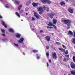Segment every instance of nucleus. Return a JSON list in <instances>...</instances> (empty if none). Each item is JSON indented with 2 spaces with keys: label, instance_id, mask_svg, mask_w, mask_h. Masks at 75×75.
Masks as SVG:
<instances>
[{
  "label": "nucleus",
  "instance_id": "0eeeda50",
  "mask_svg": "<svg viewBox=\"0 0 75 75\" xmlns=\"http://www.w3.org/2000/svg\"><path fill=\"white\" fill-rule=\"evenodd\" d=\"M68 11L70 13H74V10L71 7H69L68 9Z\"/></svg>",
  "mask_w": 75,
  "mask_h": 75
},
{
  "label": "nucleus",
  "instance_id": "412c9836",
  "mask_svg": "<svg viewBox=\"0 0 75 75\" xmlns=\"http://www.w3.org/2000/svg\"><path fill=\"white\" fill-rule=\"evenodd\" d=\"M14 3L16 4H19V2L17 1H15Z\"/></svg>",
  "mask_w": 75,
  "mask_h": 75
},
{
  "label": "nucleus",
  "instance_id": "6e6552de",
  "mask_svg": "<svg viewBox=\"0 0 75 75\" xmlns=\"http://www.w3.org/2000/svg\"><path fill=\"white\" fill-rule=\"evenodd\" d=\"M52 55L53 58H54V59L57 58V57L56 56V52H54L53 54H52Z\"/></svg>",
  "mask_w": 75,
  "mask_h": 75
},
{
  "label": "nucleus",
  "instance_id": "4c0bfd02",
  "mask_svg": "<svg viewBox=\"0 0 75 75\" xmlns=\"http://www.w3.org/2000/svg\"><path fill=\"white\" fill-rule=\"evenodd\" d=\"M49 10H50V8H47L46 9V10L47 11H49Z\"/></svg>",
  "mask_w": 75,
  "mask_h": 75
},
{
  "label": "nucleus",
  "instance_id": "5fc2aeb1",
  "mask_svg": "<svg viewBox=\"0 0 75 75\" xmlns=\"http://www.w3.org/2000/svg\"><path fill=\"white\" fill-rule=\"evenodd\" d=\"M0 18H2V17L0 15Z\"/></svg>",
  "mask_w": 75,
  "mask_h": 75
},
{
  "label": "nucleus",
  "instance_id": "13d9d810",
  "mask_svg": "<svg viewBox=\"0 0 75 75\" xmlns=\"http://www.w3.org/2000/svg\"><path fill=\"white\" fill-rule=\"evenodd\" d=\"M67 2H68V0H65Z\"/></svg>",
  "mask_w": 75,
  "mask_h": 75
},
{
  "label": "nucleus",
  "instance_id": "aec40b11",
  "mask_svg": "<svg viewBox=\"0 0 75 75\" xmlns=\"http://www.w3.org/2000/svg\"><path fill=\"white\" fill-rule=\"evenodd\" d=\"M70 72L71 73V75H75V72L74 71H71Z\"/></svg>",
  "mask_w": 75,
  "mask_h": 75
},
{
  "label": "nucleus",
  "instance_id": "37998d69",
  "mask_svg": "<svg viewBox=\"0 0 75 75\" xmlns=\"http://www.w3.org/2000/svg\"><path fill=\"white\" fill-rule=\"evenodd\" d=\"M36 58L38 59H40V56H37Z\"/></svg>",
  "mask_w": 75,
  "mask_h": 75
},
{
  "label": "nucleus",
  "instance_id": "de8ad7c7",
  "mask_svg": "<svg viewBox=\"0 0 75 75\" xmlns=\"http://www.w3.org/2000/svg\"><path fill=\"white\" fill-rule=\"evenodd\" d=\"M3 41H7V40L6 39L3 40Z\"/></svg>",
  "mask_w": 75,
  "mask_h": 75
},
{
  "label": "nucleus",
  "instance_id": "09e8293b",
  "mask_svg": "<svg viewBox=\"0 0 75 75\" xmlns=\"http://www.w3.org/2000/svg\"><path fill=\"white\" fill-rule=\"evenodd\" d=\"M4 26L5 28H7V25H4Z\"/></svg>",
  "mask_w": 75,
  "mask_h": 75
},
{
  "label": "nucleus",
  "instance_id": "f3484780",
  "mask_svg": "<svg viewBox=\"0 0 75 75\" xmlns=\"http://www.w3.org/2000/svg\"><path fill=\"white\" fill-rule=\"evenodd\" d=\"M65 57H66L67 58V59L68 60H69V54H68L67 55H65Z\"/></svg>",
  "mask_w": 75,
  "mask_h": 75
},
{
  "label": "nucleus",
  "instance_id": "4be33fe9",
  "mask_svg": "<svg viewBox=\"0 0 75 75\" xmlns=\"http://www.w3.org/2000/svg\"><path fill=\"white\" fill-rule=\"evenodd\" d=\"M9 32H12V33H14V30H13L12 29H9Z\"/></svg>",
  "mask_w": 75,
  "mask_h": 75
},
{
  "label": "nucleus",
  "instance_id": "c9c22d12",
  "mask_svg": "<svg viewBox=\"0 0 75 75\" xmlns=\"http://www.w3.org/2000/svg\"><path fill=\"white\" fill-rule=\"evenodd\" d=\"M46 7H45V6H43V8L44 10H46Z\"/></svg>",
  "mask_w": 75,
  "mask_h": 75
},
{
  "label": "nucleus",
  "instance_id": "20e7f679",
  "mask_svg": "<svg viewBox=\"0 0 75 75\" xmlns=\"http://www.w3.org/2000/svg\"><path fill=\"white\" fill-rule=\"evenodd\" d=\"M55 15V13H53L52 12L51 13H49L48 14V16L49 17L51 18V19H52V18H53L54 17V16Z\"/></svg>",
  "mask_w": 75,
  "mask_h": 75
},
{
  "label": "nucleus",
  "instance_id": "c85d7f7f",
  "mask_svg": "<svg viewBox=\"0 0 75 75\" xmlns=\"http://www.w3.org/2000/svg\"><path fill=\"white\" fill-rule=\"evenodd\" d=\"M46 48L47 50H49L50 49V46L48 45L46 46Z\"/></svg>",
  "mask_w": 75,
  "mask_h": 75
},
{
  "label": "nucleus",
  "instance_id": "6ab92c4d",
  "mask_svg": "<svg viewBox=\"0 0 75 75\" xmlns=\"http://www.w3.org/2000/svg\"><path fill=\"white\" fill-rule=\"evenodd\" d=\"M38 51L37 50H33V52H34V53H36L37 52H38Z\"/></svg>",
  "mask_w": 75,
  "mask_h": 75
},
{
  "label": "nucleus",
  "instance_id": "c03bdc74",
  "mask_svg": "<svg viewBox=\"0 0 75 75\" xmlns=\"http://www.w3.org/2000/svg\"><path fill=\"white\" fill-rule=\"evenodd\" d=\"M35 20V19L34 17H33L32 18V21H34V20Z\"/></svg>",
  "mask_w": 75,
  "mask_h": 75
},
{
  "label": "nucleus",
  "instance_id": "4d7b16f0",
  "mask_svg": "<svg viewBox=\"0 0 75 75\" xmlns=\"http://www.w3.org/2000/svg\"><path fill=\"white\" fill-rule=\"evenodd\" d=\"M21 36V35L19 34V38H20Z\"/></svg>",
  "mask_w": 75,
  "mask_h": 75
},
{
  "label": "nucleus",
  "instance_id": "2f4dec72",
  "mask_svg": "<svg viewBox=\"0 0 75 75\" xmlns=\"http://www.w3.org/2000/svg\"><path fill=\"white\" fill-rule=\"evenodd\" d=\"M1 31L2 33H4V31H5V30H4L1 29Z\"/></svg>",
  "mask_w": 75,
  "mask_h": 75
},
{
  "label": "nucleus",
  "instance_id": "f257e3e1",
  "mask_svg": "<svg viewBox=\"0 0 75 75\" xmlns=\"http://www.w3.org/2000/svg\"><path fill=\"white\" fill-rule=\"evenodd\" d=\"M61 20V21L62 22L64 23L65 24H67V29H69L70 27H71V25L72 21L69 19L65 20L64 18H62Z\"/></svg>",
  "mask_w": 75,
  "mask_h": 75
},
{
  "label": "nucleus",
  "instance_id": "9b49d317",
  "mask_svg": "<svg viewBox=\"0 0 75 75\" xmlns=\"http://www.w3.org/2000/svg\"><path fill=\"white\" fill-rule=\"evenodd\" d=\"M60 4L63 7H64L65 5V3L64 1L60 2Z\"/></svg>",
  "mask_w": 75,
  "mask_h": 75
},
{
  "label": "nucleus",
  "instance_id": "774afa93",
  "mask_svg": "<svg viewBox=\"0 0 75 75\" xmlns=\"http://www.w3.org/2000/svg\"><path fill=\"white\" fill-rule=\"evenodd\" d=\"M20 17V15H19V17Z\"/></svg>",
  "mask_w": 75,
  "mask_h": 75
},
{
  "label": "nucleus",
  "instance_id": "7ed1b4c3",
  "mask_svg": "<svg viewBox=\"0 0 75 75\" xmlns=\"http://www.w3.org/2000/svg\"><path fill=\"white\" fill-rule=\"evenodd\" d=\"M34 16L38 19H40L41 17V16L37 12H35L34 13Z\"/></svg>",
  "mask_w": 75,
  "mask_h": 75
},
{
  "label": "nucleus",
  "instance_id": "a211bd4d",
  "mask_svg": "<svg viewBox=\"0 0 75 75\" xmlns=\"http://www.w3.org/2000/svg\"><path fill=\"white\" fill-rule=\"evenodd\" d=\"M46 3H48L49 4H50L51 3V2L49 0H47L46 1Z\"/></svg>",
  "mask_w": 75,
  "mask_h": 75
},
{
  "label": "nucleus",
  "instance_id": "e433bc0d",
  "mask_svg": "<svg viewBox=\"0 0 75 75\" xmlns=\"http://www.w3.org/2000/svg\"><path fill=\"white\" fill-rule=\"evenodd\" d=\"M49 53L48 52L46 53V55H47V56L48 57V56H49Z\"/></svg>",
  "mask_w": 75,
  "mask_h": 75
},
{
  "label": "nucleus",
  "instance_id": "ddd939ff",
  "mask_svg": "<svg viewBox=\"0 0 75 75\" xmlns=\"http://www.w3.org/2000/svg\"><path fill=\"white\" fill-rule=\"evenodd\" d=\"M52 23L54 24H55L57 23V20L53 19Z\"/></svg>",
  "mask_w": 75,
  "mask_h": 75
},
{
  "label": "nucleus",
  "instance_id": "58836bf2",
  "mask_svg": "<svg viewBox=\"0 0 75 75\" xmlns=\"http://www.w3.org/2000/svg\"><path fill=\"white\" fill-rule=\"evenodd\" d=\"M2 24L3 25H5V23H4V22L2 21Z\"/></svg>",
  "mask_w": 75,
  "mask_h": 75
},
{
  "label": "nucleus",
  "instance_id": "b1692460",
  "mask_svg": "<svg viewBox=\"0 0 75 75\" xmlns=\"http://www.w3.org/2000/svg\"><path fill=\"white\" fill-rule=\"evenodd\" d=\"M52 26L55 30H57V27L55 25H53Z\"/></svg>",
  "mask_w": 75,
  "mask_h": 75
},
{
  "label": "nucleus",
  "instance_id": "ea45409f",
  "mask_svg": "<svg viewBox=\"0 0 75 75\" xmlns=\"http://www.w3.org/2000/svg\"><path fill=\"white\" fill-rule=\"evenodd\" d=\"M62 47L64 48V49H66V48H66V46H65L64 45H63Z\"/></svg>",
  "mask_w": 75,
  "mask_h": 75
},
{
  "label": "nucleus",
  "instance_id": "f03ea898",
  "mask_svg": "<svg viewBox=\"0 0 75 75\" xmlns=\"http://www.w3.org/2000/svg\"><path fill=\"white\" fill-rule=\"evenodd\" d=\"M38 11H39V13L40 14H42V13L44 11L43 8L42 7H39Z\"/></svg>",
  "mask_w": 75,
  "mask_h": 75
},
{
  "label": "nucleus",
  "instance_id": "338daca9",
  "mask_svg": "<svg viewBox=\"0 0 75 75\" xmlns=\"http://www.w3.org/2000/svg\"><path fill=\"white\" fill-rule=\"evenodd\" d=\"M13 1H14V0H12Z\"/></svg>",
  "mask_w": 75,
  "mask_h": 75
},
{
  "label": "nucleus",
  "instance_id": "f8f14e48",
  "mask_svg": "<svg viewBox=\"0 0 75 75\" xmlns=\"http://www.w3.org/2000/svg\"><path fill=\"white\" fill-rule=\"evenodd\" d=\"M68 34H70V35L73 36V32L71 30H69L68 32Z\"/></svg>",
  "mask_w": 75,
  "mask_h": 75
},
{
  "label": "nucleus",
  "instance_id": "39448f33",
  "mask_svg": "<svg viewBox=\"0 0 75 75\" xmlns=\"http://www.w3.org/2000/svg\"><path fill=\"white\" fill-rule=\"evenodd\" d=\"M70 65L71 68L72 69H74V68H75V64L74 62H71Z\"/></svg>",
  "mask_w": 75,
  "mask_h": 75
},
{
  "label": "nucleus",
  "instance_id": "680f3d73",
  "mask_svg": "<svg viewBox=\"0 0 75 75\" xmlns=\"http://www.w3.org/2000/svg\"><path fill=\"white\" fill-rule=\"evenodd\" d=\"M18 10H19V6H18Z\"/></svg>",
  "mask_w": 75,
  "mask_h": 75
},
{
  "label": "nucleus",
  "instance_id": "423d86ee",
  "mask_svg": "<svg viewBox=\"0 0 75 75\" xmlns=\"http://www.w3.org/2000/svg\"><path fill=\"white\" fill-rule=\"evenodd\" d=\"M45 40L49 42V41H50V40H51V37L47 35L45 37Z\"/></svg>",
  "mask_w": 75,
  "mask_h": 75
},
{
  "label": "nucleus",
  "instance_id": "6e6d98bb",
  "mask_svg": "<svg viewBox=\"0 0 75 75\" xmlns=\"http://www.w3.org/2000/svg\"><path fill=\"white\" fill-rule=\"evenodd\" d=\"M31 30L32 31H34V29L33 28H32V29H31Z\"/></svg>",
  "mask_w": 75,
  "mask_h": 75
},
{
  "label": "nucleus",
  "instance_id": "5701e85b",
  "mask_svg": "<svg viewBox=\"0 0 75 75\" xmlns=\"http://www.w3.org/2000/svg\"><path fill=\"white\" fill-rule=\"evenodd\" d=\"M63 61L64 62H67V61H68V60H67L66 58H64L63 59Z\"/></svg>",
  "mask_w": 75,
  "mask_h": 75
},
{
  "label": "nucleus",
  "instance_id": "e2e57ef3",
  "mask_svg": "<svg viewBox=\"0 0 75 75\" xmlns=\"http://www.w3.org/2000/svg\"><path fill=\"white\" fill-rule=\"evenodd\" d=\"M68 75H71V74H69Z\"/></svg>",
  "mask_w": 75,
  "mask_h": 75
},
{
  "label": "nucleus",
  "instance_id": "c756f323",
  "mask_svg": "<svg viewBox=\"0 0 75 75\" xmlns=\"http://www.w3.org/2000/svg\"><path fill=\"white\" fill-rule=\"evenodd\" d=\"M15 14L16 15V16H18V17H19V14L18 13L16 12L15 13Z\"/></svg>",
  "mask_w": 75,
  "mask_h": 75
},
{
  "label": "nucleus",
  "instance_id": "052dcab7",
  "mask_svg": "<svg viewBox=\"0 0 75 75\" xmlns=\"http://www.w3.org/2000/svg\"><path fill=\"white\" fill-rule=\"evenodd\" d=\"M26 16H27L28 15V13H26Z\"/></svg>",
  "mask_w": 75,
  "mask_h": 75
},
{
  "label": "nucleus",
  "instance_id": "473e14b6",
  "mask_svg": "<svg viewBox=\"0 0 75 75\" xmlns=\"http://www.w3.org/2000/svg\"><path fill=\"white\" fill-rule=\"evenodd\" d=\"M56 43L58 45H61V43L59 42H56Z\"/></svg>",
  "mask_w": 75,
  "mask_h": 75
},
{
  "label": "nucleus",
  "instance_id": "72a5a7b5",
  "mask_svg": "<svg viewBox=\"0 0 75 75\" xmlns=\"http://www.w3.org/2000/svg\"><path fill=\"white\" fill-rule=\"evenodd\" d=\"M29 8L28 7L26 8H25V11H28V10Z\"/></svg>",
  "mask_w": 75,
  "mask_h": 75
},
{
  "label": "nucleus",
  "instance_id": "4468645a",
  "mask_svg": "<svg viewBox=\"0 0 75 75\" xmlns=\"http://www.w3.org/2000/svg\"><path fill=\"white\" fill-rule=\"evenodd\" d=\"M24 38H21L20 39V40H19V42H20V43L23 42L24 41Z\"/></svg>",
  "mask_w": 75,
  "mask_h": 75
},
{
  "label": "nucleus",
  "instance_id": "1a4fd4ad",
  "mask_svg": "<svg viewBox=\"0 0 75 75\" xmlns=\"http://www.w3.org/2000/svg\"><path fill=\"white\" fill-rule=\"evenodd\" d=\"M59 50L61 52H64L65 51V49H63L61 47L59 48Z\"/></svg>",
  "mask_w": 75,
  "mask_h": 75
},
{
  "label": "nucleus",
  "instance_id": "393cba45",
  "mask_svg": "<svg viewBox=\"0 0 75 75\" xmlns=\"http://www.w3.org/2000/svg\"><path fill=\"white\" fill-rule=\"evenodd\" d=\"M22 4H20L19 6V10H21V8H22Z\"/></svg>",
  "mask_w": 75,
  "mask_h": 75
},
{
  "label": "nucleus",
  "instance_id": "7c9ffc66",
  "mask_svg": "<svg viewBox=\"0 0 75 75\" xmlns=\"http://www.w3.org/2000/svg\"><path fill=\"white\" fill-rule=\"evenodd\" d=\"M65 53V54H66V55H68V51L67 50L66 51Z\"/></svg>",
  "mask_w": 75,
  "mask_h": 75
},
{
  "label": "nucleus",
  "instance_id": "a19ab883",
  "mask_svg": "<svg viewBox=\"0 0 75 75\" xmlns=\"http://www.w3.org/2000/svg\"><path fill=\"white\" fill-rule=\"evenodd\" d=\"M16 37H17V38H19V34H18L17 35H16Z\"/></svg>",
  "mask_w": 75,
  "mask_h": 75
},
{
  "label": "nucleus",
  "instance_id": "69168bd1",
  "mask_svg": "<svg viewBox=\"0 0 75 75\" xmlns=\"http://www.w3.org/2000/svg\"><path fill=\"white\" fill-rule=\"evenodd\" d=\"M70 1H72V0H69Z\"/></svg>",
  "mask_w": 75,
  "mask_h": 75
},
{
  "label": "nucleus",
  "instance_id": "a878e982",
  "mask_svg": "<svg viewBox=\"0 0 75 75\" xmlns=\"http://www.w3.org/2000/svg\"><path fill=\"white\" fill-rule=\"evenodd\" d=\"M72 59L74 62H75V56H73Z\"/></svg>",
  "mask_w": 75,
  "mask_h": 75
},
{
  "label": "nucleus",
  "instance_id": "f704fd0d",
  "mask_svg": "<svg viewBox=\"0 0 75 75\" xmlns=\"http://www.w3.org/2000/svg\"><path fill=\"white\" fill-rule=\"evenodd\" d=\"M14 45H15L16 47H18V44H16L15 43L14 44Z\"/></svg>",
  "mask_w": 75,
  "mask_h": 75
},
{
  "label": "nucleus",
  "instance_id": "a18cd8bd",
  "mask_svg": "<svg viewBox=\"0 0 75 75\" xmlns=\"http://www.w3.org/2000/svg\"><path fill=\"white\" fill-rule=\"evenodd\" d=\"M73 33H74V36H74V37H75V31H74Z\"/></svg>",
  "mask_w": 75,
  "mask_h": 75
},
{
  "label": "nucleus",
  "instance_id": "3c124183",
  "mask_svg": "<svg viewBox=\"0 0 75 75\" xmlns=\"http://www.w3.org/2000/svg\"><path fill=\"white\" fill-rule=\"evenodd\" d=\"M49 62L50 63H51V59H50L49 60Z\"/></svg>",
  "mask_w": 75,
  "mask_h": 75
},
{
  "label": "nucleus",
  "instance_id": "0e129e2a",
  "mask_svg": "<svg viewBox=\"0 0 75 75\" xmlns=\"http://www.w3.org/2000/svg\"><path fill=\"white\" fill-rule=\"evenodd\" d=\"M74 6H75V4L74 5Z\"/></svg>",
  "mask_w": 75,
  "mask_h": 75
},
{
  "label": "nucleus",
  "instance_id": "49530a36",
  "mask_svg": "<svg viewBox=\"0 0 75 75\" xmlns=\"http://www.w3.org/2000/svg\"><path fill=\"white\" fill-rule=\"evenodd\" d=\"M23 13V10H21V11L20 12V13Z\"/></svg>",
  "mask_w": 75,
  "mask_h": 75
},
{
  "label": "nucleus",
  "instance_id": "9d476101",
  "mask_svg": "<svg viewBox=\"0 0 75 75\" xmlns=\"http://www.w3.org/2000/svg\"><path fill=\"white\" fill-rule=\"evenodd\" d=\"M38 4L36 3L35 2H33L32 3V5L34 7H37L38 6Z\"/></svg>",
  "mask_w": 75,
  "mask_h": 75
},
{
  "label": "nucleus",
  "instance_id": "bf43d9fd",
  "mask_svg": "<svg viewBox=\"0 0 75 75\" xmlns=\"http://www.w3.org/2000/svg\"><path fill=\"white\" fill-rule=\"evenodd\" d=\"M23 55H25V53L23 52Z\"/></svg>",
  "mask_w": 75,
  "mask_h": 75
},
{
  "label": "nucleus",
  "instance_id": "2eb2a0df",
  "mask_svg": "<svg viewBox=\"0 0 75 75\" xmlns=\"http://www.w3.org/2000/svg\"><path fill=\"white\" fill-rule=\"evenodd\" d=\"M47 0H41V1L42 2L43 4H46L47 3Z\"/></svg>",
  "mask_w": 75,
  "mask_h": 75
},
{
  "label": "nucleus",
  "instance_id": "cd10ccee",
  "mask_svg": "<svg viewBox=\"0 0 75 75\" xmlns=\"http://www.w3.org/2000/svg\"><path fill=\"white\" fill-rule=\"evenodd\" d=\"M47 28H50V29H51V28H53V27L52 26L50 27L47 26Z\"/></svg>",
  "mask_w": 75,
  "mask_h": 75
},
{
  "label": "nucleus",
  "instance_id": "8fccbe9b",
  "mask_svg": "<svg viewBox=\"0 0 75 75\" xmlns=\"http://www.w3.org/2000/svg\"><path fill=\"white\" fill-rule=\"evenodd\" d=\"M47 67H49V64H48V62H47Z\"/></svg>",
  "mask_w": 75,
  "mask_h": 75
},
{
  "label": "nucleus",
  "instance_id": "603ef678",
  "mask_svg": "<svg viewBox=\"0 0 75 75\" xmlns=\"http://www.w3.org/2000/svg\"><path fill=\"white\" fill-rule=\"evenodd\" d=\"M40 33H42V32H43V31L42 30H40Z\"/></svg>",
  "mask_w": 75,
  "mask_h": 75
},
{
  "label": "nucleus",
  "instance_id": "79ce46f5",
  "mask_svg": "<svg viewBox=\"0 0 75 75\" xmlns=\"http://www.w3.org/2000/svg\"><path fill=\"white\" fill-rule=\"evenodd\" d=\"M31 2H28V3H26V4H31Z\"/></svg>",
  "mask_w": 75,
  "mask_h": 75
},
{
  "label": "nucleus",
  "instance_id": "dca6fc26",
  "mask_svg": "<svg viewBox=\"0 0 75 75\" xmlns=\"http://www.w3.org/2000/svg\"><path fill=\"white\" fill-rule=\"evenodd\" d=\"M53 25H54L52 24V22H50L48 24V25L49 26H53Z\"/></svg>",
  "mask_w": 75,
  "mask_h": 75
},
{
  "label": "nucleus",
  "instance_id": "864d4df0",
  "mask_svg": "<svg viewBox=\"0 0 75 75\" xmlns=\"http://www.w3.org/2000/svg\"><path fill=\"white\" fill-rule=\"evenodd\" d=\"M1 35H3V36H4V37L5 36V35L4 34H2Z\"/></svg>",
  "mask_w": 75,
  "mask_h": 75
},
{
  "label": "nucleus",
  "instance_id": "bb28decb",
  "mask_svg": "<svg viewBox=\"0 0 75 75\" xmlns=\"http://www.w3.org/2000/svg\"><path fill=\"white\" fill-rule=\"evenodd\" d=\"M5 7H6V8H9V6H8V4H5Z\"/></svg>",
  "mask_w": 75,
  "mask_h": 75
}]
</instances>
